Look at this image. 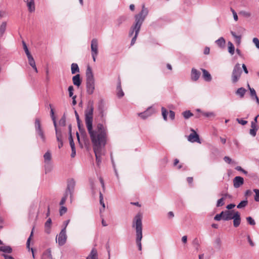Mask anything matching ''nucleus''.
Wrapping results in <instances>:
<instances>
[{
    "instance_id": "nucleus-16",
    "label": "nucleus",
    "mask_w": 259,
    "mask_h": 259,
    "mask_svg": "<svg viewBox=\"0 0 259 259\" xmlns=\"http://www.w3.org/2000/svg\"><path fill=\"white\" fill-rule=\"evenodd\" d=\"M244 183V179L240 176L235 177L233 179V186L235 188H238Z\"/></svg>"
},
{
    "instance_id": "nucleus-44",
    "label": "nucleus",
    "mask_w": 259,
    "mask_h": 259,
    "mask_svg": "<svg viewBox=\"0 0 259 259\" xmlns=\"http://www.w3.org/2000/svg\"><path fill=\"white\" fill-rule=\"evenodd\" d=\"M162 115L164 120H167V112L166 109L164 107L161 108Z\"/></svg>"
},
{
    "instance_id": "nucleus-15",
    "label": "nucleus",
    "mask_w": 259,
    "mask_h": 259,
    "mask_svg": "<svg viewBox=\"0 0 259 259\" xmlns=\"http://www.w3.org/2000/svg\"><path fill=\"white\" fill-rule=\"evenodd\" d=\"M91 54H98V41L96 38H93L91 41Z\"/></svg>"
},
{
    "instance_id": "nucleus-41",
    "label": "nucleus",
    "mask_w": 259,
    "mask_h": 259,
    "mask_svg": "<svg viewBox=\"0 0 259 259\" xmlns=\"http://www.w3.org/2000/svg\"><path fill=\"white\" fill-rule=\"evenodd\" d=\"M69 195V194H68L67 193L65 192L64 196L62 198V199L60 202V205H63L65 204V203L67 200V197Z\"/></svg>"
},
{
    "instance_id": "nucleus-25",
    "label": "nucleus",
    "mask_w": 259,
    "mask_h": 259,
    "mask_svg": "<svg viewBox=\"0 0 259 259\" xmlns=\"http://www.w3.org/2000/svg\"><path fill=\"white\" fill-rule=\"evenodd\" d=\"M52 225V220L51 218H49L45 224V232L47 234H49L51 232V228Z\"/></svg>"
},
{
    "instance_id": "nucleus-39",
    "label": "nucleus",
    "mask_w": 259,
    "mask_h": 259,
    "mask_svg": "<svg viewBox=\"0 0 259 259\" xmlns=\"http://www.w3.org/2000/svg\"><path fill=\"white\" fill-rule=\"evenodd\" d=\"M248 87L249 88V91H250V95L251 99H253L255 96H257L256 92L255 90L253 88H251L249 84H248Z\"/></svg>"
},
{
    "instance_id": "nucleus-8",
    "label": "nucleus",
    "mask_w": 259,
    "mask_h": 259,
    "mask_svg": "<svg viewBox=\"0 0 259 259\" xmlns=\"http://www.w3.org/2000/svg\"><path fill=\"white\" fill-rule=\"evenodd\" d=\"M67 235L66 234V227L63 228L59 233V235L56 237V240H58V244L60 246L63 245L66 241Z\"/></svg>"
},
{
    "instance_id": "nucleus-20",
    "label": "nucleus",
    "mask_w": 259,
    "mask_h": 259,
    "mask_svg": "<svg viewBox=\"0 0 259 259\" xmlns=\"http://www.w3.org/2000/svg\"><path fill=\"white\" fill-rule=\"evenodd\" d=\"M72 81L74 85L79 87L81 83L80 74H77L72 77Z\"/></svg>"
},
{
    "instance_id": "nucleus-50",
    "label": "nucleus",
    "mask_w": 259,
    "mask_h": 259,
    "mask_svg": "<svg viewBox=\"0 0 259 259\" xmlns=\"http://www.w3.org/2000/svg\"><path fill=\"white\" fill-rule=\"evenodd\" d=\"M214 220L219 221L221 219L223 220V214H222V212L219 213L215 215V216L214 218Z\"/></svg>"
},
{
    "instance_id": "nucleus-42",
    "label": "nucleus",
    "mask_w": 259,
    "mask_h": 259,
    "mask_svg": "<svg viewBox=\"0 0 259 259\" xmlns=\"http://www.w3.org/2000/svg\"><path fill=\"white\" fill-rule=\"evenodd\" d=\"M23 49L24 50V51L26 53L27 57L31 56V55L30 53L29 52L28 49L26 46V44L24 41H23Z\"/></svg>"
},
{
    "instance_id": "nucleus-24",
    "label": "nucleus",
    "mask_w": 259,
    "mask_h": 259,
    "mask_svg": "<svg viewBox=\"0 0 259 259\" xmlns=\"http://www.w3.org/2000/svg\"><path fill=\"white\" fill-rule=\"evenodd\" d=\"M0 251L5 253H11L13 251V249L10 246L3 245L0 246Z\"/></svg>"
},
{
    "instance_id": "nucleus-11",
    "label": "nucleus",
    "mask_w": 259,
    "mask_h": 259,
    "mask_svg": "<svg viewBox=\"0 0 259 259\" xmlns=\"http://www.w3.org/2000/svg\"><path fill=\"white\" fill-rule=\"evenodd\" d=\"M155 112V110L152 107H149L145 111L138 114L139 116L143 118L146 119L151 116Z\"/></svg>"
},
{
    "instance_id": "nucleus-47",
    "label": "nucleus",
    "mask_w": 259,
    "mask_h": 259,
    "mask_svg": "<svg viewBox=\"0 0 259 259\" xmlns=\"http://www.w3.org/2000/svg\"><path fill=\"white\" fill-rule=\"evenodd\" d=\"M99 195H100V203L101 205H102L103 209H104L105 207V203L103 201V195L101 192H100Z\"/></svg>"
},
{
    "instance_id": "nucleus-10",
    "label": "nucleus",
    "mask_w": 259,
    "mask_h": 259,
    "mask_svg": "<svg viewBox=\"0 0 259 259\" xmlns=\"http://www.w3.org/2000/svg\"><path fill=\"white\" fill-rule=\"evenodd\" d=\"M98 110L99 112L100 115L102 118L104 117L106 115V108L105 103L103 100L100 101L98 103Z\"/></svg>"
},
{
    "instance_id": "nucleus-9",
    "label": "nucleus",
    "mask_w": 259,
    "mask_h": 259,
    "mask_svg": "<svg viewBox=\"0 0 259 259\" xmlns=\"http://www.w3.org/2000/svg\"><path fill=\"white\" fill-rule=\"evenodd\" d=\"M51 116H52V119L53 120L54 125L55 127L56 136L57 140L58 142H63L61 132L60 131H59L57 128V123H56V120H55L54 116V110H53V109H52V108H51Z\"/></svg>"
},
{
    "instance_id": "nucleus-2",
    "label": "nucleus",
    "mask_w": 259,
    "mask_h": 259,
    "mask_svg": "<svg viewBox=\"0 0 259 259\" xmlns=\"http://www.w3.org/2000/svg\"><path fill=\"white\" fill-rule=\"evenodd\" d=\"M133 227H136V243L138 246L139 250H142L141 240L143 237L142 235V218L141 214H138L136 215L134 222L133 223Z\"/></svg>"
},
{
    "instance_id": "nucleus-62",
    "label": "nucleus",
    "mask_w": 259,
    "mask_h": 259,
    "mask_svg": "<svg viewBox=\"0 0 259 259\" xmlns=\"http://www.w3.org/2000/svg\"><path fill=\"white\" fill-rule=\"evenodd\" d=\"M2 255L4 256L5 259H14V258L13 257H12V256L8 255L5 253L3 254Z\"/></svg>"
},
{
    "instance_id": "nucleus-48",
    "label": "nucleus",
    "mask_w": 259,
    "mask_h": 259,
    "mask_svg": "<svg viewBox=\"0 0 259 259\" xmlns=\"http://www.w3.org/2000/svg\"><path fill=\"white\" fill-rule=\"evenodd\" d=\"M67 208L63 205H61V207L59 210V213L61 215H62L64 213H65L67 212Z\"/></svg>"
},
{
    "instance_id": "nucleus-34",
    "label": "nucleus",
    "mask_w": 259,
    "mask_h": 259,
    "mask_svg": "<svg viewBox=\"0 0 259 259\" xmlns=\"http://www.w3.org/2000/svg\"><path fill=\"white\" fill-rule=\"evenodd\" d=\"M231 33L232 35L235 39L236 43L238 45H239L240 44V42H241V36L240 35H237L236 34V33L234 32H233V31H231Z\"/></svg>"
},
{
    "instance_id": "nucleus-52",
    "label": "nucleus",
    "mask_w": 259,
    "mask_h": 259,
    "mask_svg": "<svg viewBox=\"0 0 259 259\" xmlns=\"http://www.w3.org/2000/svg\"><path fill=\"white\" fill-rule=\"evenodd\" d=\"M252 41L256 47L259 49V39L256 37H254L253 38Z\"/></svg>"
},
{
    "instance_id": "nucleus-21",
    "label": "nucleus",
    "mask_w": 259,
    "mask_h": 259,
    "mask_svg": "<svg viewBox=\"0 0 259 259\" xmlns=\"http://www.w3.org/2000/svg\"><path fill=\"white\" fill-rule=\"evenodd\" d=\"M69 140L70 145V147L71 148V151H72L71 156L72 157H74L76 155V151H75V144L73 142V140L72 139L71 135H70V136L69 138Z\"/></svg>"
},
{
    "instance_id": "nucleus-57",
    "label": "nucleus",
    "mask_w": 259,
    "mask_h": 259,
    "mask_svg": "<svg viewBox=\"0 0 259 259\" xmlns=\"http://www.w3.org/2000/svg\"><path fill=\"white\" fill-rule=\"evenodd\" d=\"M169 116L171 119L174 120L175 117V112L172 110H170L169 112Z\"/></svg>"
},
{
    "instance_id": "nucleus-3",
    "label": "nucleus",
    "mask_w": 259,
    "mask_h": 259,
    "mask_svg": "<svg viewBox=\"0 0 259 259\" xmlns=\"http://www.w3.org/2000/svg\"><path fill=\"white\" fill-rule=\"evenodd\" d=\"M85 75L87 92L88 94L92 95L95 90V79L92 69L90 66L87 67Z\"/></svg>"
},
{
    "instance_id": "nucleus-37",
    "label": "nucleus",
    "mask_w": 259,
    "mask_h": 259,
    "mask_svg": "<svg viewBox=\"0 0 259 259\" xmlns=\"http://www.w3.org/2000/svg\"><path fill=\"white\" fill-rule=\"evenodd\" d=\"M248 203L247 200H243L241 201L237 206L238 208H242L245 207Z\"/></svg>"
},
{
    "instance_id": "nucleus-26",
    "label": "nucleus",
    "mask_w": 259,
    "mask_h": 259,
    "mask_svg": "<svg viewBox=\"0 0 259 259\" xmlns=\"http://www.w3.org/2000/svg\"><path fill=\"white\" fill-rule=\"evenodd\" d=\"M42 259H53L50 249H48L44 252L42 255Z\"/></svg>"
},
{
    "instance_id": "nucleus-58",
    "label": "nucleus",
    "mask_w": 259,
    "mask_h": 259,
    "mask_svg": "<svg viewBox=\"0 0 259 259\" xmlns=\"http://www.w3.org/2000/svg\"><path fill=\"white\" fill-rule=\"evenodd\" d=\"M224 161L227 163H231V162H232V159L231 158H230L228 156H225L224 158Z\"/></svg>"
},
{
    "instance_id": "nucleus-45",
    "label": "nucleus",
    "mask_w": 259,
    "mask_h": 259,
    "mask_svg": "<svg viewBox=\"0 0 259 259\" xmlns=\"http://www.w3.org/2000/svg\"><path fill=\"white\" fill-rule=\"evenodd\" d=\"M253 192L255 193L254 200L256 202L259 201V190L254 189Z\"/></svg>"
},
{
    "instance_id": "nucleus-53",
    "label": "nucleus",
    "mask_w": 259,
    "mask_h": 259,
    "mask_svg": "<svg viewBox=\"0 0 259 259\" xmlns=\"http://www.w3.org/2000/svg\"><path fill=\"white\" fill-rule=\"evenodd\" d=\"M257 131V129H253V128H251L250 130V131H249V134L254 137L255 136L256 134V132Z\"/></svg>"
},
{
    "instance_id": "nucleus-19",
    "label": "nucleus",
    "mask_w": 259,
    "mask_h": 259,
    "mask_svg": "<svg viewBox=\"0 0 259 259\" xmlns=\"http://www.w3.org/2000/svg\"><path fill=\"white\" fill-rule=\"evenodd\" d=\"M221 195L223 197L219 199L217 201V207H220V206H223L224 204V200L226 198H227V197L231 198V195H230L229 194H228L227 193L222 194Z\"/></svg>"
},
{
    "instance_id": "nucleus-7",
    "label": "nucleus",
    "mask_w": 259,
    "mask_h": 259,
    "mask_svg": "<svg viewBox=\"0 0 259 259\" xmlns=\"http://www.w3.org/2000/svg\"><path fill=\"white\" fill-rule=\"evenodd\" d=\"M75 186V181L73 179L70 178L67 180V186L65 191L66 193L69 194L71 198L73 196L74 188Z\"/></svg>"
},
{
    "instance_id": "nucleus-60",
    "label": "nucleus",
    "mask_w": 259,
    "mask_h": 259,
    "mask_svg": "<svg viewBox=\"0 0 259 259\" xmlns=\"http://www.w3.org/2000/svg\"><path fill=\"white\" fill-rule=\"evenodd\" d=\"M251 127L253 129H257V125L256 123L252 121L251 123Z\"/></svg>"
},
{
    "instance_id": "nucleus-36",
    "label": "nucleus",
    "mask_w": 259,
    "mask_h": 259,
    "mask_svg": "<svg viewBox=\"0 0 259 259\" xmlns=\"http://www.w3.org/2000/svg\"><path fill=\"white\" fill-rule=\"evenodd\" d=\"M182 114L185 119H188L193 115V113H191L189 110H187L183 112Z\"/></svg>"
},
{
    "instance_id": "nucleus-56",
    "label": "nucleus",
    "mask_w": 259,
    "mask_h": 259,
    "mask_svg": "<svg viewBox=\"0 0 259 259\" xmlns=\"http://www.w3.org/2000/svg\"><path fill=\"white\" fill-rule=\"evenodd\" d=\"M32 235H33V231H31V234H30L29 237L28 238L27 243H26L27 247L29 249V246H30V239H31V237L32 236Z\"/></svg>"
},
{
    "instance_id": "nucleus-27",
    "label": "nucleus",
    "mask_w": 259,
    "mask_h": 259,
    "mask_svg": "<svg viewBox=\"0 0 259 259\" xmlns=\"http://www.w3.org/2000/svg\"><path fill=\"white\" fill-rule=\"evenodd\" d=\"M117 95L119 98H121L124 96V93L121 89V82L120 81L117 86Z\"/></svg>"
},
{
    "instance_id": "nucleus-28",
    "label": "nucleus",
    "mask_w": 259,
    "mask_h": 259,
    "mask_svg": "<svg viewBox=\"0 0 259 259\" xmlns=\"http://www.w3.org/2000/svg\"><path fill=\"white\" fill-rule=\"evenodd\" d=\"M71 73L73 74L79 72V68L78 65L76 63H72L71 66Z\"/></svg>"
},
{
    "instance_id": "nucleus-64",
    "label": "nucleus",
    "mask_w": 259,
    "mask_h": 259,
    "mask_svg": "<svg viewBox=\"0 0 259 259\" xmlns=\"http://www.w3.org/2000/svg\"><path fill=\"white\" fill-rule=\"evenodd\" d=\"M209 51H210L209 48L208 47H206L204 50V54L205 55H207L209 53Z\"/></svg>"
},
{
    "instance_id": "nucleus-55",
    "label": "nucleus",
    "mask_w": 259,
    "mask_h": 259,
    "mask_svg": "<svg viewBox=\"0 0 259 259\" xmlns=\"http://www.w3.org/2000/svg\"><path fill=\"white\" fill-rule=\"evenodd\" d=\"M231 10L233 13L234 19L236 21H237L238 20V16H237V14L236 12L232 8L231 9Z\"/></svg>"
},
{
    "instance_id": "nucleus-32",
    "label": "nucleus",
    "mask_w": 259,
    "mask_h": 259,
    "mask_svg": "<svg viewBox=\"0 0 259 259\" xmlns=\"http://www.w3.org/2000/svg\"><path fill=\"white\" fill-rule=\"evenodd\" d=\"M7 27V23L6 22H3L0 26V36H2L4 34Z\"/></svg>"
},
{
    "instance_id": "nucleus-33",
    "label": "nucleus",
    "mask_w": 259,
    "mask_h": 259,
    "mask_svg": "<svg viewBox=\"0 0 259 259\" xmlns=\"http://www.w3.org/2000/svg\"><path fill=\"white\" fill-rule=\"evenodd\" d=\"M27 3V6L28 7L29 11L30 12H33L35 11V5H34V2H28Z\"/></svg>"
},
{
    "instance_id": "nucleus-46",
    "label": "nucleus",
    "mask_w": 259,
    "mask_h": 259,
    "mask_svg": "<svg viewBox=\"0 0 259 259\" xmlns=\"http://www.w3.org/2000/svg\"><path fill=\"white\" fill-rule=\"evenodd\" d=\"M246 220L249 224L250 225H254L255 224V222L254 220L251 217H248L246 218Z\"/></svg>"
},
{
    "instance_id": "nucleus-14",
    "label": "nucleus",
    "mask_w": 259,
    "mask_h": 259,
    "mask_svg": "<svg viewBox=\"0 0 259 259\" xmlns=\"http://www.w3.org/2000/svg\"><path fill=\"white\" fill-rule=\"evenodd\" d=\"M236 212L234 210H226L222 211V214H223V220L229 221L232 220Z\"/></svg>"
},
{
    "instance_id": "nucleus-29",
    "label": "nucleus",
    "mask_w": 259,
    "mask_h": 259,
    "mask_svg": "<svg viewBox=\"0 0 259 259\" xmlns=\"http://www.w3.org/2000/svg\"><path fill=\"white\" fill-rule=\"evenodd\" d=\"M86 259H98L97 251L95 249H92Z\"/></svg>"
},
{
    "instance_id": "nucleus-43",
    "label": "nucleus",
    "mask_w": 259,
    "mask_h": 259,
    "mask_svg": "<svg viewBox=\"0 0 259 259\" xmlns=\"http://www.w3.org/2000/svg\"><path fill=\"white\" fill-rule=\"evenodd\" d=\"M202 115L206 117H214L215 114L212 112H202Z\"/></svg>"
},
{
    "instance_id": "nucleus-1",
    "label": "nucleus",
    "mask_w": 259,
    "mask_h": 259,
    "mask_svg": "<svg viewBox=\"0 0 259 259\" xmlns=\"http://www.w3.org/2000/svg\"><path fill=\"white\" fill-rule=\"evenodd\" d=\"M93 103H89L84 112L85 122L99 165L102 161L101 157L105 153L104 148L106 144L107 132L106 127L102 123H98L94 130L93 128Z\"/></svg>"
},
{
    "instance_id": "nucleus-22",
    "label": "nucleus",
    "mask_w": 259,
    "mask_h": 259,
    "mask_svg": "<svg viewBox=\"0 0 259 259\" xmlns=\"http://www.w3.org/2000/svg\"><path fill=\"white\" fill-rule=\"evenodd\" d=\"M202 71V77L203 79L206 81H210L211 80V76L210 74L205 69H201Z\"/></svg>"
},
{
    "instance_id": "nucleus-40",
    "label": "nucleus",
    "mask_w": 259,
    "mask_h": 259,
    "mask_svg": "<svg viewBox=\"0 0 259 259\" xmlns=\"http://www.w3.org/2000/svg\"><path fill=\"white\" fill-rule=\"evenodd\" d=\"M124 16H120L116 20V23L117 26H119L125 20Z\"/></svg>"
},
{
    "instance_id": "nucleus-5",
    "label": "nucleus",
    "mask_w": 259,
    "mask_h": 259,
    "mask_svg": "<svg viewBox=\"0 0 259 259\" xmlns=\"http://www.w3.org/2000/svg\"><path fill=\"white\" fill-rule=\"evenodd\" d=\"M34 126L36 135L40 137L43 143H45L46 141V136L45 135L44 132L41 128L40 121L38 118H36L35 119Z\"/></svg>"
},
{
    "instance_id": "nucleus-12",
    "label": "nucleus",
    "mask_w": 259,
    "mask_h": 259,
    "mask_svg": "<svg viewBox=\"0 0 259 259\" xmlns=\"http://www.w3.org/2000/svg\"><path fill=\"white\" fill-rule=\"evenodd\" d=\"M191 131L192 133L188 136V140L192 143L198 142L200 143L199 135L194 130L191 129Z\"/></svg>"
},
{
    "instance_id": "nucleus-6",
    "label": "nucleus",
    "mask_w": 259,
    "mask_h": 259,
    "mask_svg": "<svg viewBox=\"0 0 259 259\" xmlns=\"http://www.w3.org/2000/svg\"><path fill=\"white\" fill-rule=\"evenodd\" d=\"M241 73L240 65L239 63H237L234 67L232 74V80L233 83H236L238 81L240 77Z\"/></svg>"
},
{
    "instance_id": "nucleus-4",
    "label": "nucleus",
    "mask_w": 259,
    "mask_h": 259,
    "mask_svg": "<svg viewBox=\"0 0 259 259\" xmlns=\"http://www.w3.org/2000/svg\"><path fill=\"white\" fill-rule=\"evenodd\" d=\"M148 13V9L145 7L144 5H143L141 12L135 16V23L132 26L137 27L138 29V28L141 29V27Z\"/></svg>"
},
{
    "instance_id": "nucleus-30",
    "label": "nucleus",
    "mask_w": 259,
    "mask_h": 259,
    "mask_svg": "<svg viewBox=\"0 0 259 259\" xmlns=\"http://www.w3.org/2000/svg\"><path fill=\"white\" fill-rule=\"evenodd\" d=\"M246 92V90L243 88H239L236 92V94L239 96L240 98H243Z\"/></svg>"
},
{
    "instance_id": "nucleus-51",
    "label": "nucleus",
    "mask_w": 259,
    "mask_h": 259,
    "mask_svg": "<svg viewBox=\"0 0 259 259\" xmlns=\"http://www.w3.org/2000/svg\"><path fill=\"white\" fill-rule=\"evenodd\" d=\"M236 120L239 123L243 125H245L247 123L246 120H243L242 118H237Z\"/></svg>"
},
{
    "instance_id": "nucleus-35",
    "label": "nucleus",
    "mask_w": 259,
    "mask_h": 259,
    "mask_svg": "<svg viewBox=\"0 0 259 259\" xmlns=\"http://www.w3.org/2000/svg\"><path fill=\"white\" fill-rule=\"evenodd\" d=\"M234 50H235V48H234V45H233V44L231 42L229 41L228 42V51H229V52L231 55H233L234 54Z\"/></svg>"
},
{
    "instance_id": "nucleus-54",
    "label": "nucleus",
    "mask_w": 259,
    "mask_h": 259,
    "mask_svg": "<svg viewBox=\"0 0 259 259\" xmlns=\"http://www.w3.org/2000/svg\"><path fill=\"white\" fill-rule=\"evenodd\" d=\"M65 117H62L59 120V123L61 125L64 126L65 125Z\"/></svg>"
},
{
    "instance_id": "nucleus-38",
    "label": "nucleus",
    "mask_w": 259,
    "mask_h": 259,
    "mask_svg": "<svg viewBox=\"0 0 259 259\" xmlns=\"http://www.w3.org/2000/svg\"><path fill=\"white\" fill-rule=\"evenodd\" d=\"M217 45L220 47L224 46L225 44V40L223 37H220L215 41Z\"/></svg>"
},
{
    "instance_id": "nucleus-23",
    "label": "nucleus",
    "mask_w": 259,
    "mask_h": 259,
    "mask_svg": "<svg viewBox=\"0 0 259 259\" xmlns=\"http://www.w3.org/2000/svg\"><path fill=\"white\" fill-rule=\"evenodd\" d=\"M29 64L32 67L36 73H37V69L36 66L35 62L32 56L27 57Z\"/></svg>"
},
{
    "instance_id": "nucleus-59",
    "label": "nucleus",
    "mask_w": 259,
    "mask_h": 259,
    "mask_svg": "<svg viewBox=\"0 0 259 259\" xmlns=\"http://www.w3.org/2000/svg\"><path fill=\"white\" fill-rule=\"evenodd\" d=\"M247 238L249 244L250 245V246H254V243L251 240V239L250 237V236L248 235L247 236Z\"/></svg>"
},
{
    "instance_id": "nucleus-18",
    "label": "nucleus",
    "mask_w": 259,
    "mask_h": 259,
    "mask_svg": "<svg viewBox=\"0 0 259 259\" xmlns=\"http://www.w3.org/2000/svg\"><path fill=\"white\" fill-rule=\"evenodd\" d=\"M201 73L195 68H192L191 72V79L193 81H197L200 77Z\"/></svg>"
},
{
    "instance_id": "nucleus-31",
    "label": "nucleus",
    "mask_w": 259,
    "mask_h": 259,
    "mask_svg": "<svg viewBox=\"0 0 259 259\" xmlns=\"http://www.w3.org/2000/svg\"><path fill=\"white\" fill-rule=\"evenodd\" d=\"M44 160L45 163H49L52 158L51 153L49 151H48L44 155Z\"/></svg>"
},
{
    "instance_id": "nucleus-13",
    "label": "nucleus",
    "mask_w": 259,
    "mask_h": 259,
    "mask_svg": "<svg viewBox=\"0 0 259 259\" xmlns=\"http://www.w3.org/2000/svg\"><path fill=\"white\" fill-rule=\"evenodd\" d=\"M140 30V28H138V29L137 27L136 28L135 27H134V26L131 27L130 32H129L130 36H132L133 35L134 32H135V35L133 37V38L131 40V45L132 46L135 43Z\"/></svg>"
},
{
    "instance_id": "nucleus-49",
    "label": "nucleus",
    "mask_w": 259,
    "mask_h": 259,
    "mask_svg": "<svg viewBox=\"0 0 259 259\" xmlns=\"http://www.w3.org/2000/svg\"><path fill=\"white\" fill-rule=\"evenodd\" d=\"M68 92H69V96L70 97H72L74 96L73 95V91H74V88L72 85H70L68 87Z\"/></svg>"
},
{
    "instance_id": "nucleus-61",
    "label": "nucleus",
    "mask_w": 259,
    "mask_h": 259,
    "mask_svg": "<svg viewBox=\"0 0 259 259\" xmlns=\"http://www.w3.org/2000/svg\"><path fill=\"white\" fill-rule=\"evenodd\" d=\"M77 126H78V129L80 133L84 132L83 128L81 127L80 121L77 122Z\"/></svg>"
},
{
    "instance_id": "nucleus-17",
    "label": "nucleus",
    "mask_w": 259,
    "mask_h": 259,
    "mask_svg": "<svg viewBox=\"0 0 259 259\" xmlns=\"http://www.w3.org/2000/svg\"><path fill=\"white\" fill-rule=\"evenodd\" d=\"M232 219L233 220L234 227L235 228L238 227L241 223V217L240 213L238 211H236V212L234 213V215Z\"/></svg>"
},
{
    "instance_id": "nucleus-63",
    "label": "nucleus",
    "mask_w": 259,
    "mask_h": 259,
    "mask_svg": "<svg viewBox=\"0 0 259 259\" xmlns=\"http://www.w3.org/2000/svg\"><path fill=\"white\" fill-rule=\"evenodd\" d=\"M235 206V205L234 204H228L226 206V208L230 210V209H231L233 208Z\"/></svg>"
}]
</instances>
